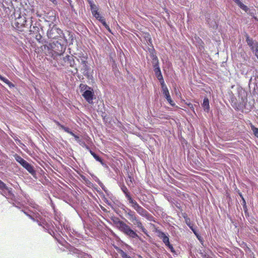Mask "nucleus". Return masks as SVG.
Returning <instances> with one entry per match:
<instances>
[{
	"mask_svg": "<svg viewBox=\"0 0 258 258\" xmlns=\"http://www.w3.org/2000/svg\"><path fill=\"white\" fill-rule=\"evenodd\" d=\"M253 77H254V80H255V82L254 83H256V78H258V75H255V76H253Z\"/></svg>",
	"mask_w": 258,
	"mask_h": 258,
	"instance_id": "obj_47",
	"label": "nucleus"
},
{
	"mask_svg": "<svg viewBox=\"0 0 258 258\" xmlns=\"http://www.w3.org/2000/svg\"><path fill=\"white\" fill-rule=\"evenodd\" d=\"M132 207L137 211L141 216L144 217L148 220H151L153 217L148 212L147 210L140 206L138 203L134 200L130 203Z\"/></svg>",
	"mask_w": 258,
	"mask_h": 258,
	"instance_id": "obj_6",
	"label": "nucleus"
},
{
	"mask_svg": "<svg viewBox=\"0 0 258 258\" xmlns=\"http://www.w3.org/2000/svg\"><path fill=\"white\" fill-rule=\"evenodd\" d=\"M83 147L85 148L86 149H87V150H89V151H90V150H91L90 149L89 147L87 144H86V146H84Z\"/></svg>",
	"mask_w": 258,
	"mask_h": 258,
	"instance_id": "obj_45",
	"label": "nucleus"
},
{
	"mask_svg": "<svg viewBox=\"0 0 258 258\" xmlns=\"http://www.w3.org/2000/svg\"><path fill=\"white\" fill-rule=\"evenodd\" d=\"M157 233L158 236L162 240L166 246L170 243L169 242L168 235L167 234H165L164 232L160 230L157 231Z\"/></svg>",
	"mask_w": 258,
	"mask_h": 258,
	"instance_id": "obj_11",
	"label": "nucleus"
},
{
	"mask_svg": "<svg viewBox=\"0 0 258 258\" xmlns=\"http://www.w3.org/2000/svg\"><path fill=\"white\" fill-rule=\"evenodd\" d=\"M0 189L1 190L8 189V188L6 185V184L0 180Z\"/></svg>",
	"mask_w": 258,
	"mask_h": 258,
	"instance_id": "obj_31",
	"label": "nucleus"
},
{
	"mask_svg": "<svg viewBox=\"0 0 258 258\" xmlns=\"http://www.w3.org/2000/svg\"><path fill=\"white\" fill-rule=\"evenodd\" d=\"M244 37L246 39V42L247 45L250 48V50L252 51L253 54H254L256 52H258V41L253 40L252 38H250V36L245 33L244 35Z\"/></svg>",
	"mask_w": 258,
	"mask_h": 258,
	"instance_id": "obj_8",
	"label": "nucleus"
},
{
	"mask_svg": "<svg viewBox=\"0 0 258 258\" xmlns=\"http://www.w3.org/2000/svg\"><path fill=\"white\" fill-rule=\"evenodd\" d=\"M75 71H76V73H77V72H78V69L76 68H75Z\"/></svg>",
	"mask_w": 258,
	"mask_h": 258,
	"instance_id": "obj_53",
	"label": "nucleus"
},
{
	"mask_svg": "<svg viewBox=\"0 0 258 258\" xmlns=\"http://www.w3.org/2000/svg\"><path fill=\"white\" fill-rule=\"evenodd\" d=\"M254 55L258 59V52L254 54Z\"/></svg>",
	"mask_w": 258,
	"mask_h": 258,
	"instance_id": "obj_52",
	"label": "nucleus"
},
{
	"mask_svg": "<svg viewBox=\"0 0 258 258\" xmlns=\"http://www.w3.org/2000/svg\"><path fill=\"white\" fill-rule=\"evenodd\" d=\"M151 38H149V41H150V43H151Z\"/></svg>",
	"mask_w": 258,
	"mask_h": 258,
	"instance_id": "obj_56",
	"label": "nucleus"
},
{
	"mask_svg": "<svg viewBox=\"0 0 258 258\" xmlns=\"http://www.w3.org/2000/svg\"><path fill=\"white\" fill-rule=\"evenodd\" d=\"M20 190L24 199H22V202L27 203L28 206H24L23 203L21 204L17 201V209L19 211V214L20 215L24 213L30 219L35 221V219L39 218V212L42 213V209L33 202V201H30L29 199V196L23 193L21 189Z\"/></svg>",
	"mask_w": 258,
	"mask_h": 258,
	"instance_id": "obj_1",
	"label": "nucleus"
},
{
	"mask_svg": "<svg viewBox=\"0 0 258 258\" xmlns=\"http://www.w3.org/2000/svg\"><path fill=\"white\" fill-rule=\"evenodd\" d=\"M87 1H88V3L90 5V6L93 4L92 0H87Z\"/></svg>",
	"mask_w": 258,
	"mask_h": 258,
	"instance_id": "obj_43",
	"label": "nucleus"
},
{
	"mask_svg": "<svg viewBox=\"0 0 258 258\" xmlns=\"http://www.w3.org/2000/svg\"><path fill=\"white\" fill-rule=\"evenodd\" d=\"M118 252L122 258H132L130 255H127L126 252L121 249H119Z\"/></svg>",
	"mask_w": 258,
	"mask_h": 258,
	"instance_id": "obj_28",
	"label": "nucleus"
},
{
	"mask_svg": "<svg viewBox=\"0 0 258 258\" xmlns=\"http://www.w3.org/2000/svg\"><path fill=\"white\" fill-rule=\"evenodd\" d=\"M94 16L98 20L100 18H102V17L100 16V14L99 12L96 13V14H95Z\"/></svg>",
	"mask_w": 258,
	"mask_h": 258,
	"instance_id": "obj_39",
	"label": "nucleus"
},
{
	"mask_svg": "<svg viewBox=\"0 0 258 258\" xmlns=\"http://www.w3.org/2000/svg\"><path fill=\"white\" fill-rule=\"evenodd\" d=\"M125 216L137 228L141 230L145 234H147V230L143 225L141 221L139 219L138 216L136 213L131 209L125 207L122 209Z\"/></svg>",
	"mask_w": 258,
	"mask_h": 258,
	"instance_id": "obj_3",
	"label": "nucleus"
},
{
	"mask_svg": "<svg viewBox=\"0 0 258 258\" xmlns=\"http://www.w3.org/2000/svg\"><path fill=\"white\" fill-rule=\"evenodd\" d=\"M239 196L241 197V199L242 200V198H243L242 195L241 193L239 194Z\"/></svg>",
	"mask_w": 258,
	"mask_h": 258,
	"instance_id": "obj_50",
	"label": "nucleus"
},
{
	"mask_svg": "<svg viewBox=\"0 0 258 258\" xmlns=\"http://www.w3.org/2000/svg\"><path fill=\"white\" fill-rule=\"evenodd\" d=\"M19 109V108L18 107H17V112L18 111Z\"/></svg>",
	"mask_w": 258,
	"mask_h": 258,
	"instance_id": "obj_58",
	"label": "nucleus"
},
{
	"mask_svg": "<svg viewBox=\"0 0 258 258\" xmlns=\"http://www.w3.org/2000/svg\"><path fill=\"white\" fill-rule=\"evenodd\" d=\"M56 46H57L58 47H60L61 49L60 51H61L63 48L62 45L60 44V42H58V41H57L56 43L53 42L52 43L49 44L48 46H47V47L48 50L51 49L52 51L56 52L57 49H56L55 47ZM58 50H59V49Z\"/></svg>",
	"mask_w": 258,
	"mask_h": 258,
	"instance_id": "obj_16",
	"label": "nucleus"
},
{
	"mask_svg": "<svg viewBox=\"0 0 258 258\" xmlns=\"http://www.w3.org/2000/svg\"><path fill=\"white\" fill-rule=\"evenodd\" d=\"M21 19V18H20V17L17 18V19H18V20H20Z\"/></svg>",
	"mask_w": 258,
	"mask_h": 258,
	"instance_id": "obj_55",
	"label": "nucleus"
},
{
	"mask_svg": "<svg viewBox=\"0 0 258 258\" xmlns=\"http://www.w3.org/2000/svg\"><path fill=\"white\" fill-rule=\"evenodd\" d=\"M207 22L210 27H213L214 28L215 27L216 28L217 26L215 21L210 22L209 19H208L207 20Z\"/></svg>",
	"mask_w": 258,
	"mask_h": 258,
	"instance_id": "obj_29",
	"label": "nucleus"
},
{
	"mask_svg": "<svg viewBox=\"0 0 258 258\" xmlns=\"http://www.w3.org/2000/svg\"><path fill=\"white\" fill-rule=\"evenodd\" d=\"M242 202L241 204L243 206H245V205H246V201L244 198H242Z\"/></svg>",
	"mask_w": 258,
	"mask_h": 258,
	"instance_id": "obj_41",
	"label": "nucleus"
},
{
	"mask_svg": "<svg viewBox=\"0 0 258 258\" xmlns=\"http://www.w3.org/2000/svg\"><path fill=\"white\" fill-rule=\"evenodd\" d=\"M23 25H24V24H23V23H22V24L21 25V26H23Z\"/></svg>",
	"mask_w": 258,
	"mask_h": 258,
	"instance_id": "obj_57",
	"label": "nucleus"
},
{
	"mask_svg": "<svg viewBox=\"0 0 258 258\" xmlns=\"http://www.w3.org/2000/svg\"><path fill=\"white\" fill-rule=\"evenodd\" d=\"M37 221L38 222V224L42 226L44 229L45 230H47L48 231V232L49 233H50V234H51L52 236H53L57 241H59V240L57 238L56 235H55V232L52 231V230H51V231H49V229H48V227L49 226L48 225V224L46 223L45 221H40V222H39L38 220L37 219Z\"/></svg>",
	"mask_w": 258,
	"mask_h": 258,
	"instance_id": "obj_13",
	"label": "nucleus"
},
{
	"mask_svg": "<svg viewBox=\"0 0 258 258\" xmlns=\"http://www.w3.org/2000/svg\"><path fill=\"white\" fill-rule=\"evenodd\" d=\"M154 71L158 80L163 78L160 69H156V70H154Z\"/></svg>",
	"mask_w": 258,
	"mask_h": 258,
	"instance_id": "obj_23",
	"label": "nucleus"
},
{
	"mask_svg": "<svg viewBox=\"0 0 258 258\" xmlns=\"http://www.w3.org/2000/svg\"><path fill=\"white\" fill-rule=\"evenodd\" d=\"M120 188H121V189L122 191V192L125 195V198L127 199V201H128L129 204H130L134 200L132 198L127 188L124 185H122L121 186Z\"/></svg>",
	"mask_w": 258,
	"mask_h": 258,
	"instance_id": "obj_15",
	"label": "nucleus"
},
{
	"mask_svg": "<svg viewBox=\"0 0 258 258\" xmlns=\"http://www.w3.org/2000/svg\"><path fill=\"white\" fill-rule=\"evenodd\" d=\"M243 209H244L245 212H246L247 211V208L246 205H245V206H243Z\"/></svg>",
	"mask_w": 258,
	"mask_h": 258,
	"instance_id": "obj_46",
	"label": "nucleus"
},
{
	"mask_svg": "<svg viewBox=\"0 0 258 258\" xmlns=\"http://www.w3.org/2000/svg\"><path fill=\"white\" fill-rule=\"evenodd\" d=\"M71 251L74 253L77 254L78 255V257L80 258H92V256L90 255L83 252L76 248L73 247H72Z\"/></svg>",
	"mask_w": 258,
	"mask_h": 258,
	"instance_id": "obj_12",
	"label": "nucleus"
},
{
	"mask_svg": "<svg viewBox=\"0 0 258 258\" xmlns=\"http://www.w3.org/2000/svg\"><path fill=\"white\" fill-rule=\"evenodd\" d=\"M17 162L19 163L32 176H34L36 175V171L34 170L33 166L27 161L18 155Z\"/></svg>",
	"mask_w": 258,
	"mask_h": 258,
	"instance_id": "obj_7",
	"label": "nucleus"
},
{
	"mask_svg": "<svg viewBox=\"0 0 258 258\" xmlns=\"http://www.w3.org/2000/svg\"><path fill=\"white\" fill-rule=\"evenodd\" d=\"M72 136H73L75 139V140L78 143L81 140L80 139V138L77 135H76L75 134H74V135H72Z\"/></svg>",
	"mask_w": 258,
	"mask_h": 258,
	"instance_id": "obj_36",
	"label": "nucleus"
},
{
	"mask_svg": "<svg viewBox=\"0 0 258 258\" xmlns=\"http://www.w3.org/2000/svg\"><path fill=\"white\" fill-rule=\"evenodd\" d=\"M90 9L91 11H94V10H98V8L96 5L93 4V5L90 6Z\"/></svg>",
	"mask_w": 258,
	"mask_h": 258,
	"instance_id": "obj_34",
	"label": "nucleus"
},
{
	"mask_svg": "<svg viewBox=\"0 0 258 258\" xmlns=\"http://www.w3.org/2000/svg\"><path fill=\"white\" fill-rule=\"evenodd\" d=\"M90 153L93 156V157L96 159V160H97V161L100 162V163L103 166L106 165V164H105V163L103 161V160L98 155H97L96 154H95L94 152H93L91 150H90Z\"/></svg>",
	"mask_w": 258,
	"mask_h": 258,
	"instance_id": "obj_20",
	"label": "nucleus"
},
{
	"mask_svg": "<svg viewBox=\"0 0 258 258\" xmlns=\"http://www.w3.org/2000/svg\"><path fill=\"white\" fill-rule=\"evenodd\" d=\"M95 181L99 184V182L100 181V180L96 178V179L95 180Z\"/></svg>",
	"mask_w": 258,
	"mask_h": 258,
	"instance_id": "obj_49",
	"label": "nucleus"
},
{
	"mask_svg": "<svg viewBox=\"0 0 258 258\" xmlns=\"http://www.w3.org/2000/svg\"><path fill=\"white\" fill-rule=\"evenodd\" d=\"M252 78L251 77V79H250V80H249V82H251V81H252Z\"/></svg>",
	"mask_w": 258,
	"mask_h": 258,
	"instance_id": "obj_54",
	"label": "nucleus"
},
{
	"mask_svg": "<svg viewBox=\"0 0 258 258\" xmlns=\"http://www.w3.org/2000/svg\"><path fill=\"white\" fill-rule=\"evenodd\" d=\"M185 219V222L186 225L189 227V228L192 230L194 233L198 237V235L197 233V231L195 228L194 227V224L190 222V220L189 218L184 217Z\"/></svg>",
	"mask_w": 258,
	"mask_h": 258,
	"instance_id": "obj_18",
	"label": "nucleus"
},
{
	"mask_svg": "<svg viewBox=\"0 0 258 258\" xmlns=\"http://www.w3.org/2000/svg\"><path fill=\"white\" fill-rule=\"evenodd\" d=\"M80 92L82 93V96L89 104H92L95 98L93 89L86 84H81L79 86Z\"/></svg>",
	"mask_w": 258,
	"mask_h": 258,
	"instance_id": "obj_5",
	"label": "nucleus"
},
{
	"mask_svg": "<svg viewBox=\"0 0 258 258\" xmlns=\"http://www.w3.org/2000/svg\"><path fill=\"white\" fill-rule=\"evenodd\" d=\"M235 3L240 9L244 11L245 12H247L248 11V8L246 6L244 5L243 3H242L240 0H236Z\"/></svg>",
	"mask_w": 258,
	"mask_h": 258,
	"instance_id": "obj_21",
	"label": "nucleus"
},
{
	"mask_svg": "<svg viewBox=\"0 0 258 258\" xmlns=\"http://www.w3.org/2000/svg\"><path fill=\"white\" fill-rule=\"evenodd\" d=\"M56 124L59 126L62 130H63L64 132L70 134V135H74V133L70 130V129L66 127L64 125L61 124L59 122H56Z\"/></svg>",
	"mask_w": 258,
	"mask_h": 258,
	"instance_id": "obj_22",
	"label": "nucleus"
},
{
	"mask_svg": "<svg viewBox=\"0 0 258 258\" xmlns=\"http://www.w3.org/2000/svg\"><path fill=\"white\" fill-rule=\"evenodd\" d=\"M49 1L53 3H55L56 2V0H49Z\"/></svg>",
	"mask_w": 258,
	"mask_h": 258,
	"instance_id": "obj_51",
	"label": "nucleus"
},
{
	"mask_svg": "<svg viewBox=\"0 0 258 258\" xmlns=\"http://www.w3.org/2000/svg\"><path fill=\"white\" fill-rule=\"evenodd\" d=\"M204 110L208 112L210 110L209 101L207 98H205L202 104Z\"/></svg>",
	"mask_w": 258,
	"mask_h": 258,
	"instance_id": "obj_19",
	"label": "nucleus"
},
{
	"mask_svg": "<svg viewBox=\"0 0 258 258\" xmlns=\"http://www.w3.org/2000/svg\"><path fill=\"white\" fill-rule=\"evenodd\" d=\"M17 33L18 32V31H21V32L23 31V30H22L21 29H19V28H20V27L19 26V22H17Z\"/></svg>",
	"mask_w": 258,
	"mask_h": 258,
	"instance_id": "obj_40",
	"label": "nucleus"
},
{
	"mask_svg": "<svg viewBox=\"0 0 258 258\" xmlns=\"http://www.w3.org/2000/svg\"><path fill=\"white\" fill-rule=\"evenodd\" d=\"M160 85L161 86L162 88V91H163L164 90H166L168 89L166 84H165L163 78L161 79V80H159Z\"/></svg>",
	"mask_w": 258,
	"mask_h": 258,
	"instance_id": "obj_26",
	"label": "nucleus"
},
{
	"mask_svg": "<svg viewBox=\"0 0 258 258\" xmlns=\"http://www.w3.org/2000/svg\"><path fill=\"white\" fill-rule=\"evenodd\" d=\"M17 146H20L21 147L24 151H26L27 150V148L26 146L23 144L21 141L17 139Z\"/></svg>",
	"mask_w": 258,
	"mask_h": 258,
	"instance_id": "obj_30",
	"label": "nucleus"
},
{
	"mask_svg": "<svg viewBox=\"0 0 258 258\" xmlns=\"http://www.w3.org/2000/svg\"><path fill=\"white\" fill-rule=\"evenodd\" d=\"M63 61L64 62H67L70 67L74 68L75 67L76 63L73 56L67 55L63 57Z\"/></svg>",
	"mask_w": 258,
	"mask_h": 258,
	"instance_id": "obj_14",
	"label": "nucleus"
},
{
	"mask_svg": "<svg viewBox=\"0 0 258 258\" xmlns=\"http://www.w3.org/2000/svg\"><path fill=\"white\" fill-rule=\"evenodd\" d=\"M188 106H189V107L190 108H194L193 104H191V103H189V104H188Z\"/></svg>",
	"mask_w": 258,
	"mask_h": 258,
	"instance_id": "obj_48",
	"label": "nucleus"
},
{
	"mask_svg": "<svg viewBox=\"0 0 258 258\" xmlns=\"http://www.w3.org/2000/svg\"><path fill=\"white\" fill-rule=\"evenodd\" d=\"M105 202L106 203H107L108 205H110L111 206V203L110 202H109L108 200H107L106 199H105Z\"/></svg>",
	"mask_w": 258,
	"mask_h": 258,
	"instance_id": "obj_42",
	"label": "nucleus"
},
{
	"mask_svg": "<svg viewBox=\"0 0 258 258\" xmlns=\"http://www.w3.org/2000/svg\"><path fill=\"white\" fill-rule=\"evenodd\" d=\"M99 21L102 24V25L105 27V28L108 30L109 32H110V29L109 26L107 24L105 20L102 17L100 18Z\"/></svg>",
	"mask_w": 258,
	"mask_h": 258,
	"instance_id": "obj_24",
	"label": "nucleus"
},
{
	"mask_svg": "<svg viewBox=\"0 0 258 258\" xmlns=\"http://www.w3.org/2000/svg\"><path fill=\"white\" fill-rule=\"evenodd\" d=\"M153 66L154 68V70H156V69H160L158 63L153 64Z\"/></svg>",
	"mask_w": 258,
	"mask_h": 258,
	"instance_id": "obj_35",
	"label": "nucleus"
},
{
	"mask_svg": "<svg viewBox=\"0 0 258 258\" xmlns=\"http://www.w3.org/2000/svg\"><path fill=\"white\" fill-rule=\"evenodd\" d=\"M63 227L64 229H66L67 232L69 233L70 236V239H69L70 241H71L73 243L75 244H77L79 242V240L77 238H74V237H79V234L77 232L75 231L74 230H72L70 226L68 225H63Z\"/></svg>",
	"mask_w": 258,
	"mask_h": 258,
	"instance_id": "obj_9",
	"label": "nucleus"
},
{
	"mask_svg": "<svg viewBox=\"0 0 258 258\" xmlns=\"http://www.w3.org/2000/svg\"><path fill=\"white\" fill-rule=\"evenodd\" d=\"M117 226L118 229L128 238L140 239L136 231L132 229L129 225L124 222L119 221L117 223Z\"/></svg>",
	"mask_w": 258,
	"mask_h": 258,
	"instance_id": "obj_4",
	"label": "nucleus"
},
{
	"mask_svg": "<svg viewBox=\"0 0 258 258\" xmlns=\"http://www.w3.org/2000/svg\"><path fill=\"white\" fill-rule=\"evenodd\" d=\"M163 95H164L165 97L166 98L167 101L168 102V103L172 106H174L175 105V104L174 102L172 100L169 91L168 89L166 90H164L163 91H162Z\"/></svg>",
	"mask_w": 258,
	"mask_h": 258,
	"instance_id": "obj_17",
	"label": "nucleus"
},
{
	"mask_svg": "<svg viewBox=\"0 0 258 258\" xmlns=\"http://www.w3.org/2000/svg\"><path fill=\"white\" fill-rule=\"evenodd\" d=\"M233 1H234V2H235V1H236V0H233Z\"/></svg>",
	"mask_w": 258,
	"mask_h": 258,
	"instance_id": "obj_59",
	"label": "nucleus"
},
{
	"mask_svg": "<svg viewBox=\"0 0 258 258\" xmlns=\"http://www.w3.org/2000/svg\"><path fill=\"white\" fill-rule=\"evenodd\" d=\"M87 58L82 57L81 58V63L83 65L82 70L83 71V74L85 76L89 77V71L90 67L88 64V62L86 60Z\"/></svg>",
	"mask_w": 258,
	"mask_h": 258,
	"instance_id": "obj_10",
	"label": "nucleus"
},
{
	"mask_svg": "<svg viewBox=\"0 0 258 258\" xmlns=\"http://www.w3.org/2000/svg\"><path fill=\"white\" fill-rule=\"evenodd\" d=\"M68 35V38L65 36L64 34L62 33V31L53 25L52 27L50 28L47 32V35L50 39H56L58 38H63L67 43L69 44H73L74 40V37L72 33L70 32H67Z\"/></svg>",
	"mask_w": 258,
	"mask_h": 258,
	"instance_id": "obj_2",
	"label": "nucleus"
},
{
	"mask_svg": "<svg viewBox=\"0 0 258 258\" xmlns=\"http://www.w3.org/2000/svg\"><path fill=\"white\" fill-rule=\"evenodd\" d=\"M250 127H251V130L253 132V133L254 134V135L258 138V128L255 127L253 125L251 124L250 125Z\"/></svg>",
	"mask_w": 258,
	"mask_h": 258,
	"instance_id": "obj_27",
	"label": "nucleus"
},
{
	"mask_svg": "<svg viewBox=\"0 0 258 258\" xmlns=\"http://www.w3.org/2000/svg\"><path fill=\"white\" fill-rule=\"evenodd\" d=\"M98 12V10H94L92 11V13L93 16H94L95 14H96V13Z\"/></svg>",
	"mask_w": 258,
	"mask_h": 258,
	"instance_id": "obj_44",
	"label": "nucleus"
},
{
	"mask_svg": "<svg viewBox=\"0 0 258 258\" xmlns=\"http://www.w3.org/2000/svg\"><path fill=\"white\" fill-rule=\"evenodd\" d=\"M78 143H79V144L81 146H82L83 147L84 146H86V144L85 143V142L83 140H81L78 142Z\"/></svg>",
	"mask_w": 258,
	"mask_h": 258,
	"instance_id": "obj_37",
	"label": "nucleus"
},
{
	"mask_svg": "<svg viewBox=\"0 0 258 258\" xmlns=\"http://www.w3.org/2000/svg\"><path fill=\"white\" fill-rule=\"evenodd\" d=\"M151 57L152 58V64L158 63L159 61L157 56L155 55L153 53H151Z\"/></svg>",
	"mask_w": 258,
	"mask_h": 258,
	"instance_id": "obj_25",
	"label": "nucleus"
},
{
	"mask_svg": "<svg viewBox=\"0 0 258 258\" xmlns=\"http://www.w3.org/2000/svg\"><path fill=\"white\" fill-rule=\"evenodd\" d=\"M99 185H100V186L102 188V189L103 190H104L105 191H106L105 186L101 181L99 182Z\"/></svg>",
	"mask_w": 258,
	"mask_h": 258,
	"instance_id": "obj_38",
	"label": "nucleus"
},
{
	"mask_svg": "<svg viewBox=\"0 0 258 258\" xmlns=\"http://www.w3.org/2000/svg\"><path fill=\"white\" fill-rule=\"evenodd\" d=\"M166 246L168 247V248L170 249L171 252L173 253L175 252V250L172 245L170 243H169V245H166Z\"/></svg>",
	"mask_w": 258,
	"mask_h": 258,
	"instance_id": "obj_33",
	"label": "nucleus"
},
{
	"mask_svg": "<svg viewBox=\"0 0 258 258\" xmlns=\"http://www.w3.org/2000/svg\"><path fill=\"white\" fill-rule=\"evenodd\" d=\"M0 80L8 85H10V82L7 79L5 78V77H2L1 75H0Z\"/></svg>",
	"mask_w": 258,
	"mask_h": 258,
	"instance_id": "obj_32",
	"label": "nucleus"
}]
</instances>
